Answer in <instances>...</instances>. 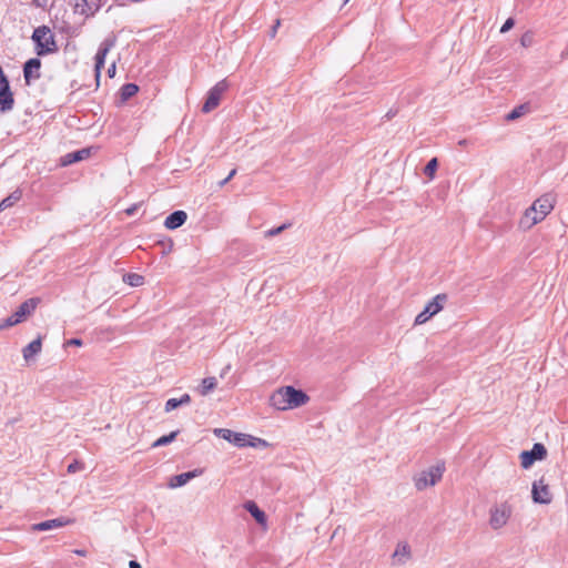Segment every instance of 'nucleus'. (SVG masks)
Instances as JSON below:
<instances>
[{"mask_svg": "<svg viewBox=\"0 0 568 568\" xmlns=\"http://www.w3.org/2000/svg\"><path fill=\"white\" fill-rule=\"evenodd\" d=\"M32 40L36 43V50L39 55L52 53L57 50L54 37L50 28L45 26L34 29Z\"/></svg>", "mask_w": 568, "mask_h": 568, "instance_id": "7ed1b4c3", "label": "nucleus"}, {"mask_svg": "<svg viewBox=\"0 0 568 568\" xmlns=\"http://www.w3.org/2000/svg\"><path fill=\"white\" fill-rule=\"evenodd\" d=\"M235 174H236V169H233V170L229 173V175H227L224 180H222V181L219 183V184H220V186L222 187V186H224L226 183H229V182L231 181V179H233V176H234Z\"/></svg>", "mask_w": 568, "mask_h": 568, "instance_id": "e433bc0d", "label": "nucleus"}, {"mask_svg": "<svg viewBox=\"0 0 568 568\" xmlns=\"http://www.w3.org/2000/svg\"><path fill=\"white\" fill-rule=\"evenodd\" d=\"M13 105L14 99L10 90V84L9 82L2 81V85L0 87V111H11L13 109Z\"/></svg>", "mask_w": 568, "mask_h": 568, "instance_id": "f8f14e48", "label": "nucleus"}, {"mask_svg": "<svg viewBox=\"0 0 568 568\" xmlns=\"http://www.w3.org/2000/svg\"><path fill=\"white\" fill-rule=\"evenodd\" d=\"M446 294L436 295L430 302L427 303L424 311L416 316L415 325H422L426 323L432 316L439 313L443 310V306L446 303Z\"/></svg>", "mask_w": 568, "mask_h": 568, "instance_id": "423d86ee", "label": "nucleus"}, {"mask_svg": "<svg viewBox=\"0 0 568 568\" xmlns=\"http://www.w3.org/2000/svg\"><path fill=\"white\" fill-rule=\"evenodd\" d=\"M248 446L255 448H265L268 446V443L262 438L250 436Z\"/></svg>", "mask_w": 568, "mask_h": 568, "instance_id": "7c9ffc66", "label": "nucleus"}, {"mask_svg": "<svg viewBox=\"0 0 568 568\" xmlns=\"http://www.w3.org/2000/svg\"><path fill=\"white\" fill-rule=\"evenodd\" d=\"M136 209H138V205H136V204H134V205H132L131 207L126 209V210H125V213H126L128 215H132V214H134V212L136 211Z\"/></svg>", "mask_w": 568, "mask_h": 568, "instance_id": "ea45409f", "label": "nucleus"}, {"mask_svg": "<svg viewBox=\"0 0 568 568\" xmlns=\"http://www.w3.org/2000/svg\"><path fill=\"white\" fill-rule=\"evenodd\" d=\"M527 111H528V105L520 104L506 115V120L515 121V120L519 119L520 116H523L524 114H526Z\"/></svg>", "mask_w": 568, "mask_h": 568, "instance_id": "a878e982", "label": "nucleus"}, {"mask_svg": "<svg viewBox=\"0 0 568 568\" xmlns=\"http://www.w3.org/2000/svg\"><path fill=\"white\" fill-rule=\"evenodd\" d=\"M310 397L301 389L284 386L276 389L270 397V404L278 410L297 408L305 405Z\"/></svg>", "mask_w": 568, "mask_h": 568, "instance_id": "f257e3e1", "label": "nucleus"}, {"mask_svg": "<svg viewBox=\"0 0 568 568\" xmlns=\"http://www.w3.org/2000/svg\"><path fill=\"white\" fill-rule=\"evenodd\" d=\"M555 197L547 193L537 199L520 219V227L530 229L541 222L554 209Z\"/></svg>", "mask_w": 568, "mask_h": 568, "instance_id": "f03ea898", "label": "nucleus"}, {"mask_svg": "<svg viewBox=\"0 0 568 568\" xmlns=\"http://www.w3.org/2000/svg\"><path fill=\"white\" fill-rule=\"evenodd\" d=\"M230 369H231V365H226V366L222 369V372H221L220 376L223 378V377L227 374V372H229Z\"/></svg>", "mask_w": 568, "mask_h": 568, "instance_id": "37998d69", "label": "nucleus"}, {"mask_svg": "<svg viewBox=\"0 0 568 568\" xmlns=\"http://www.w3.org/2000/svg\"><path fill=\"white\" fill-rule=\"evenodd\" d=\"M38 303H39V298H29V300H27L13 313L14 317L20 323L23 322L28 316H30L34 312Z\"/></svg>", "mask_w": 568, "mask_h": 568, "instance_id": "4468645a", "label": "nucleus"}, {"mask_svg": "<svg viewBox=\"0 0 568 568\" xmlns=\"http://www.w3.org/2000/svg\"><path fill=\"white\" fill-rule=\"evenodd\" d=\"M82 468H83V465H82L81 463H79V462H77V460H75V462L71 463V464L68 466V473H69V474H74V473H77V471L81 470Z\"/></svg>", "mask_w": 568, "mask_h": 568, "instance_id": "f704fd0d", "label": "nucleus"}, {"mask_svg": "<svg viewBox=\"0 0 568 568\" xmlns=\"http://www.w3.org/2000/svg\"><path fill=\"white\" fill-rule=\"evenodd\" d=\"M178 434H179V430H174V432L170 433L169 435H164V436L158 438L152 444V447H161V446H165V445L172 443L176 438Z\"/></svg>", "mask_w": 568, "mask_h": 568, "instance_id": "bb28decb", "label": "nucleus"}, {"mask_svg": "<svg viewBox=\"0 0 568 568\" xmlns=\"http://www.w3.org/2000/svg\"><path fill=\"white\" fill-rule=\"evenodd\" d=\"M21 191L16 190L0 202V212L14 205L21 199Z\"/></svg>", "mask_w": 568, "mask_h": 568, "instance_id": "5701e85b", "label": "nucleus"}, {"mask_svg": "<svg viewBox=\"0 0 568 568\" xmlns=\"http://www.w3.org/2000/svg\"><path fill=\"white\" fill-rule=\"evenodd\" d=\"M74 552L79 556H85V550H75Z\"/></svg>", "mask_w": 568, "mask_h": 568, "instance_id": "c03bdc74", "label": "nucleus"}, {"mask_svg": "<svg viewBox=\"0 0 568 568\" xmlns=\"http://www.w3.org/2000/svg\"><path fill=\"white\" fill-rule=\"evenodd\" d=\"M41 61L38 58L29 59L23 67V77L27 84L40 78Z\"/></svg>", "mask_w": 568, "mask_h": 568, "instance_id": "9d476101", "label": "nucleus"}, {"mask_svg": "<svg viewBox=\"0 0 568 568\" xmlns=\"http://www.w3.org/2000/svg\"><path fill=\"white\" fill-rule=\"evenodd\" d=\"M101 6V0H75V9L82 14H92Z\"/></svg>", "mask_w": 568, "mask_h": 568, "instance_id": "f3484780", "label": "nucleus"}, {"mask_svg": "<svg viewBox=\"0 0 568 568\" xmlns=\"http://www.w3.org/2000/svg\"><path fill=\"white\" fill-rule=\"evenodd\" d=\"M243 507L247 510L252 517L262 526H266V515L265 513L258 508L255 501L248 500Z\"/></svg>", "mask_w": 568, "mask_h": 568, "instance_id": "412c9836", "label": "nucleus"}, {"mask_svg": "<svg viewBox=\"0 0 568 568\" xmlns=\"http://www.w3.org/2000/svg\"><path fill=\"white\" fill-rule=\"evenodd\" d=\"M513 514V506L508 501L494 505L489 510V526L498 530L507 525Z\"/></svg>", "mask_w": 568, "mask_h": 568, "instance_id": "39448f33", "label": "nucleus"}, {"mask_svg": "<svg viewBox=\"0 0 568 568\" xmlns=\"http://www.w3.org/2000/svg\"><path fill=\"white\" fill-rule=\"evenodd\" d=\"M71 521L72 520L65 519L63 517L54 518V519L41 521L38 524H33L31 526V530L32 531H47V530H51V529H58V528H62V527L67 526Z\"/></svg>", "mask_w": 568, "mask_h": 568, "instance_id": "ddd939ff", "label": "nucleus"}, {"mask_svg": "<svg viewBox=\"0 0 568 568\" xmlns=\"http://www.w3.org/2000/svg\"><path fill=\"white\" fill-rule=\"evenodd\" d=\"M139 91V87L134 83H126L121 88V98L123 101L129 100Z\"/></svg>", "mask_w": 568, "mask_h": 568, "instance_id": "393cba45", "label": "nucleus"}, {"mask_svg": "<svg viewBox=\"0 0 568 568\" xmlns=\"http://www.w3.org/2000/svg\"><path fill=\"white\" fill-rule=\"evenodd\" d=\"M123 282L130 286H141L144 283V277L136 273H126L123 275Z\"/></svg>", "mask_w": 568, "mask_h": 568, "instance_id": "b1692460", "label": "nucleus"}, {"mask_svg": "<svg viewBox=\"0 0 568 568\" xmlns=\"http://www.w3.org/2000/svg\"><path fill=\"white\" fill-rule=\"evenodd\" d=\"M285 229H286L285 224H283V225H281L278 227L271 229V230L266 231L265 236L266 237H272V236L278 235Z\"/></svg>", "mask_w": 568, "mask_h": 568, "instance_id": "72a5a7b5", "label": "nucleus"}, {"mask_svg": "<svg viewBox=\"0 0 568 568\" xmlns=\"http://www.w3.org/2000/svg\"><path fill=\"white\" fill-rule=\"evenodd\" d=\"M444 470V465L438 464L416 474L414 477L416 489L424 490L427 487L436 485L442 479Z\"/></svg>", "mask_w": 568, "mask_h": 568, "instance_id": "20e7f679", "label": "nucleus"}, {"mask_svg": "<svg viewBox=\"0 0 568 568\" xmlns=\"http://www.w3.org/2000/svg\"><path fill=\"white\" fill-rule=\"evenodd\" d=\"M201 473H202L201 470L194 469L192 471H186V473L175 475L170 478L168 486L171 489L182 487V486L186 485L191 479L197 477Z\"/></svg>", "mask_w": 568, "mask_h": 568, "instance_id": "2eb2a0df", "label": "nucleus"}, {"mask_svg": "<svg viewBox=\"0 0 568 568\" xmlns=\"http://www.w3.org/2000/svg\"><path fill=\"white\" fill-rule=\"evenodd\" d=\"M113 44L114 42L112 40L106 39L101 43L97 52L94 65L97 79H99L101 70L104 68L105 57L109 53L110 49L113 47Z\"/></svg>", "mask_w": 568, "mask_h": 568, "instance_id": "9b49d317", "label": "nucleus"}, {"mask_svg": "<svg viewBox=\"0 0 568 568\" xmlns=\"http://www.w3.org/2000/svg\"><path fill=\"white\" fill-rule=\"evenodd\" d=\"M68 345L81 346L82 345V341L79 339V338H71V339L68 341Z\"/></svg>", "mask_w": 568, "mask_h": 568, "instance_id": "58836bf2", "label": "nucleus"}, {"mask_svg": "<svg viewBox=\"0 0 568 568\" xmlns=\"http://www.w3.org/2000/svg\"><path fill=\"white\" fill-rule=\"evenodd\" d=\"M546 456H547L546 447L542 444H540V443H536L532 446L531 450H524V452L520 453L519 457H520L521 467L527 469L535 462L545 459Z\"/></svg>", "mask_w": 568, "mask_h": 568, "instance_id": "6e6552de", "label": "nucleus"}, {"mask_svg": "<svg viewBox=\"0 0 568 568\" xmlns=\"http://www.w3.org/2000/svg\"><path fill=\"white\" fill-rule=\"evenodd\" d=\"M42 348V341L41 337H38L37 339L29 343L23 349V358L26 362L32 361L38 354H40Z\"/></svg>", "mask_w": 568, "mask_h": 568, "instance_id": "aec40b11", "label": "nucleus"}, {"mask_svg": "<svg viewBox=\"0 0 568 568\" xmlns=\"http://www.w3.org/2000/svg\"><path fill=\"white\" fill-rule=\"evenodd\" d=\"M187 219L184 211H174L164 221V226L169 230H175L182 226Z\"/></svg>", "mask_w": 568, "mask_h": 568, "instance_id": "dca6fc26", "label": "nucleus"}, {"mask_svg": "<svg viewBox=\"0 0 568 568\" xmlns=\"http://www.w3.org/2000/svg\"><path fill=\"white\" fill-rule=\"evenodd\" d=\"M515 24V21L513 18H508L505 23L503 24L501 29H500V32L501 33H505L507 31H509Z\"/></svg>", "mask_w": 568, "mask_h": 568, "instance_id": "c9c22d12", "label": "nucleus"}, {"mask_svg": "<svg viewBox=\"0 0 568 568\" xmlns=\"http://www.w3.org/2000/svg\"><path fill=\"white\" fill-rule=\"evenodd\" d=\"M109 75L112 78L115 74V63H112V65L108 69Z\"/></svg>", "mask_w": 568, "mask_h": 568, "instance_id": "a19ab883", "label": "nucleus"}, {"mask_svg": "<svg viewBox=\"0 0 568 568\" xmlns=\"http://www.w3.org/2000/svg\"><path fill=\"white\" fill-rule=\"evenodd\" d=\"M229 83L226 80L217 82L207 93V98L202 106L204 113H209L219 106L224 92L227 90Z\"/></svg>", "mask_w": 568, "mask_h": 568, "instance_id": "0eeeda50", "label": "nucleus"}, {"mask_svg": "<svg viewBox=\"0 0 568 568\" xmlns=\"http://www.w3.org/2000/svg\"><path fill=\"white\" fill-rule=\"evenodd\" d=\"M217 385V381L215 377H206L202 381V384L199 386L197 392L202 396H206L210 394Z\"/></svg>", "mask_w": 568, "mask_h": 568, "instance_id": "4be33fe9", "label": "nucleus"}, {"mask_svg": "<svg viewBox=\"0 0 568 568\" xmlns=\"http://www.w3.org/2000/svg\"><path fill=\"white\" fill-rule=\"evenodd\" d=\"M181 403V405H187L191 402V397L189 394H184L181 396V398H178Z\"/></svg>", "mask_w": 568, "mask_h": 568, "instance_id": "4c0bfd02", "label": "nucleus"}, {"mask_svg": "<svg viewBox=\"0 0 568 568\" xmlns=\"http://www.w3.org/2000/svg\"><path fill=\"white\" fill-rule=\"evenodd\" d=\"M214 434L217 437L223 438L230 443H233V438L236 435L235 432H232L231 429H226V428H215Z\"/></svg>", "mask_w": 568, "mask_h": 568, "instance_id": "cd10ccee", "label": "nucleus"}, {"mask_svg": "<svg viewBox=\"0 0 568 568\" xmlns=\"http://www.w3.org/2000/svg\"><path fill=\"white\" fill-rule=\"evenodd\" d=\"M20 322L12 314L8 318H6L2 323H0V329H4V328H8V327H11V326L17 325Z\"/></svg>", "mask_w": 568, "mask_h": 568, "instance_id": "2f4dec72", "label": "nucleus"}, {"mask_svg": "<svg viewBox=\"0 0 568 568\" xmlns=\"http://www.w3.org/2000/svg\"><path fill=\"white\" fill-rule=\"evenodd\" d=\"M438 168V160L436 158H433L425 166L424 173L433 180L435 176V172Z\"/></svg>", "mask_w": 568, "mask_h": 568, "instance_id": "c85d7f7f", "label": "nucleus"}, {"mask_svg": "<svg viewBox=\"0 0 568 568\" xmlns=\"http://www.w3.org/2000/svg\"><path fill=\"white\" fill-rule=\"evenodd\" d=\"M532 500L538 504H549L551 501V494L548 485L544 484V480L535 481L532 485Z\"/></svg>", "mask_w": 568, "mask_h": 568, "instance_id": "1a4fd4ad", "label": "nucleus"}, {"mask_svg": "<svg viewBox=\"0 0 568 568\" xmlns=\"http://www.w3.org/2000/svg\"><path fill=\"white\" fill-rule=\"evenodd\" d=\"M90 155V149H81L71 153H68L61 158V165L67 166L72 163L82 161Z\"/></svg>", "mask_w": 568, "mask_h": 568, "instance_id": "6ab92c4d", "label": "nucleus"}, {"mask_svg": "<svg viewBox=\"0 0 568 568\" xmlns=\"http://www.w3.org/2000/svg\"><path fill=\"white\" fill-rule=\"evenodd\" d=\"M180 406H182V405L178 398H170L165 403V412L169 413L171 410L176 409Z\"/></svg>", "mask_w": 568, "mask_h": 568, "instance_id": "473e14b6", "label": "nucleus"}, {"mask_svg": "<svg viewBox=\"0 0 568 568\" xmlns=\"http://www.w3.org/2000/svg\"><path fill=\"white\" fill-rule=\"evenodd\" d=\"M410 558V549L406 542H399L393 554L394 565H403Z\"/></svg>", "mask_w": 568, "mask_h": 568, "instance_id": "a211bd4d", "label": "nucleus"}, {"mask_svg": "<svg viewBox=\"0 0 568 568\" xmlns=\"http://www.w3.org/2000/svg\"><path fill=\"white\" fill-rule=\"evenodd\" d=\"M129 568H142V567L138 561L131 560V561H129Z\"/></svg>", "mask_w": 568, "mask_h": 568, "instance_id": "79ce46f5", "label": "nucleus"}, {"mask_svg": "<svg viewBox=\"0 0 568 568\" xmlns=\"http://www.w3.org/2000/svg\"><path fill=\"white\" fill-rule=\"evenodd\" d=\"M250 436L247 434L236 433V435L233 438V443L237 447H246L248 446Z\"/></svg>", "mask_w": 568, "mask_h": 568, "instance_id": "c756f323", "label": "nucleus"}, {"mask_svg": "<svg viewBox=\"0 0 568 568\" xmlns=\"http://www.w3.org/2000/svg\"><path fill=\"white\" fill-rule=\"evenodd\" d=\"M36 1H37V4L40 6V7L45 4V0H43V2H40L39 0H36Z\"/></svg>", "mask_w": 568, "mask_h": 568, "instance_id": "a18cd8bd", "label": "nucleus"}]
</instances>
